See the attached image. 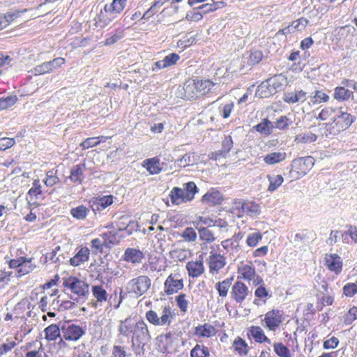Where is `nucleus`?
<instances>
[{
  "label": "nucleus",
  "instance_id": "1",
  "mask_svg": "<svg viewBox=\"0 0 357 357\" xmlns=\"http://www.w3.org/2000/svg\"><path fill=\"white\" fill-rule=\"evenodd\" d=\"M354 120L355 118L342 107L337 108L334 120L331 123L322 124V135L326 137L337 135L347 129Z\"/></svg>",
  "mask_w": 357,
  "mask_h": 357
},
{
  "label": "nucleus",
  "instance_id": "2",
  "mask_svg": "<svg viewBox=\"0 0 357 357\" xmlns=\"http://www.w3.org/2000/svg\"><path fill=\"white\" fill-rule=\"evenodd\" d=\"M151 281L146 275H140L130 280L126 284V289L128 293L139 297L145 294L150 288Z\"/></svg>",
  "mask_w": 357,
  "mask_h": 357
},
{
  "label": "nucleus",
  "instance_id": "3",
  "mask_svg": "<svg viewBox=\"0 0 357 357\" xmlns=\"http://www.w3.org/2000/svg\"><path fill=\"white\" fill-rule=\"evenodd\" d=\"M314 162L312 156L296 158L291 161L290 173H295L296 178L304 176L313 167Z\"/></svg>",
  "mask_w": 357,
  "mask_h": 357
},
{
  "label": "nucleus",
  "instance_id": "4",
  "mask_svg": "<svg viewBox=\"0 0 357 357\" xmlns=\"http://www.w3.org/2000/svg\"><path fill=\"white\" fill-rule=\"evenodd\" d=\"M284 320V314L282 310L273 309L264 314L261 320L263 326L271 331H275L280 328Z\"/></svg>",
  "mask_w": 357,
  "mask_h": 357
},
{
  "label": "nucleus",
  "instance_id": "5",
  "mask_svg": "<svg viewBox=\"0 0 357 357\" xmlns=\"http://www.w3.org/2000/svg\"><path fill=\"white\" fill-rule=\"evenodd\" d=\"M173 318L174 314H172L169 307H164L160 317H159L156 312L152 310H149L146 313L147 321L155 326H164L167 324L169 325Z\"/></svg>",
  "mask_w": 357,
  "mask_h": 357
},
{
  "label": "nucleus",
  "instance_id": "6",
  "mask_svg": "<svg viewBox=\"0 0 357 357\" xmlns=\"http://www.w3.org/2000/svg\"><path fill=\"white\" fill-rule=\"evenodd\" d=\"M65 287L70 289L73 293L80 297H84L89 294V286L83 280L76 277L70 276L63 280Z\"/></svg>",
  "mask_w": 357,
  "mask_h": 357
},
{
  "label": "nucleus",
  "instance_id": "7",
  "mask_svg": "<svg viewBox=\"0 0 357 357\" xmlns=\"http://www.w3.org/2000/svg\"><path fill=\"white\" fill-rule=\"evenodd\" d=\"M150 340L151 335L146 324L144 321L137 322L133 329L132 344L135 345L136 342L138 347H144Z\"/></svg>",
  "mask_w": 357,
  "mask_h": 357
},
{
  "label": "nucleus",
  "instance_id": "8",
  "mask_svg": "<svg viewBox=\"0 0 357 357\" xmlns=\"http://www.w3.org/2000/svg\"><path fill=\"white\" fill-rule=\"evenodd\" d=\"M231 298L237 303H242L252 295L248 287L241 281H236L231 287Z\"/></svg>",
  "mask_w": 357,
  "mask_h": 357
},
{
  "label": "nucleus",
  "instance_id": "9",
  "mask_svg": "<svg viewBox=\"0 0 357 357\" xmlns=\"http://www.w3.org/2000/svg\"><path fill=\"white\" fill-rule=\"evenodd\" d=\"M65 63V59L61 57L56 58L50 61L44 62L36 66L33 69L34 75H43L52 72L54 69L60 67Z\"/></svg>",
  "mask_w": 357,
  "mask_h": 357
},
{
  "label": "nucleus",
  "instance_id": "10",
  "mask_svg": "<svg viewBox=\"0 0 357 357\" xmlns=\"http://www.w3.org/2000/svg\"><path fill=\"white\" fill-rule=\"evenodd\" d=\"M237 207H240L242 213L250 217H257L260 214L261 209L259 204L252 201H236Z\"/></svg>",
  "mask_w": 357,
  "mask_h": 357
},
{
  "label": "nucleus",
  "instance_id": "11",
  "mask_svg": "<svg viewBox=\"0 0 357 357\" xmlns=\"http://www.w3.org/2000/svg\"><path fill=\"white\" fill-rule=\"evenodd\" d=\"M197 192L198 188L194 182L184 183L183 188H180V204L191 202Z\"/></svg>",
  "mask_w": 357,
  "mask_h": 357
},
{
  "label": "nucleus",
  "instance_id": "12",
  "mask_svg": "<svg viewBox=\"0 0 357 357\" xmlns=\"http://www.w3.org/2000/svg\"><path fill=\"white\" fill-rule=\"evenodd\" d=\"M61 331L63 337L69 341H77L84 334L83 328L75 324H70L66 328L62 327Z\"/></svg>",
  "mask_w": 357,
  "mask_h": 357
},
{
  "label": "nucleus",
  "instance_id": "13",
  "mask_svg": "<svg viewBox=\"0 0 357 357\" xmlns=\"http://www.w3.org/2000/svg\"><path fill=\"white\" fill-rule=\"evenodd\" d=\"M117 15L112 10L107 9V5L104 7V11L101 10L100 14L95 19L96 26L98 28L107 27L116 18Z\"/></svg>",
  "mask_w": 357,
  "mask_h": 357
},
{
  "label": "nucleus",
  "instance_id": "14",
  "mask_svg": "<svg viewBox=\"0 0 357 357\" xmlns=\"http://www.w3.org/2000/svg\"><path fill=\"white\" fill-rule=\"evenodd\" d=\"M306 100L307 93L302 89L285 92L283 96V100L289 104L303 103Z\"/></svg>",
  "mask_w": 357,
  "mask_h": 357
},
{
  "label": "nucleus",
  "instance_id": "15",
  "mask_svg": "<svg viewBox=\"0 0 357 357\" xmlns=\"http://www.w3.org/2000/svg\"><path fill=\"white\" fill-rule=\"evenodd\" d=\"M325 264L330 271L336 273L342 271V261L340 257L337 254H326Z\"/></svg>",
  "mask_w": 357,
  "mask_h": 357
},
{
  "label": "nucleus",
  "instance_id": "16",
  "mask_svg": "<svg viewBox=\"0 0 357 357\" xmlns=\"http://www.w3.org/2000/svg\"><path fill=\"white\" fill-rule=\"evenodd\" d=\"M287 154L283 150L278 151H271L263 158L264 162L268 165H275L284 161L287 158Z\"/></svg>",
  "mask_w": 357,
  "mask_h": 357
},
{
  "label": "nucleus",
  "instance_id": "17",
  "mask_svg": "<svg viewBox=\"0 0 357 357\" xmlns=\"http://www.w3.org/2000/svg\"><path fill=\"white\" fill-rule=\"evenodd\" d=\"M208 263L210 272L218 273L226 265V259L220 254H213L210 255Z\"/></svg>",
  "mask_w": 357,
  "mask_h": 357
},
{
  "label": "nucleus",
  "instance_id": "18",
  "mask_svg": "<svg viewBox=\"0 0 357 357\" xmlns=\"http://www.w3.org/2000/svg\"><path fill=\"white\" fill-rule=\"evenodd\" d=\"M266 80L272 89V91H274L275 93L282 91L287 83V77L282 74L276 75Z\"/></svg>",
  "mask_w": 357,
  "mask_h": 357
},
{
  "label": "nucleus",
  "instance_id": "19",
  "mask_svg": "<svg viewBox=\"0 0 357 357\" xmlns=\"http://www.w3.org/2000/svg\"><path fill=\"white\" fill-rule=\"evenodd\" d=\"M144 258V254L139 250L128 248L125 250L123 259L132 264H139Z\"/></svg>",
  "mask_w": 357,
  "mask_h": 357
},
{
  "label": "nucleus",
  "instance_id": "20",
  "mask_svg": "<svg viewBox=\"0 0 357 357\" xmlns=\"http://www.w3.org/2000/svg\"><path fill=\"white\" fill-rule=\"evenodd\" d=\"M197 86L196 84V80L189 79L186 81L183 85V94L181 97V98L191 99L198 98L197 93Z\"/></svg>",
  "mask_w": 357,
  "mask_h": 357
},
{
  "label": "nucleus",
  "instance_id": "21",
  "mask_svg": "<svg viewBox=\"0 0 357 357\" xmlns=\"http://www.w3.org/2000/svg\"><path fill=\"white\" fill-rule=\"evenodd\" d=\"M86 167L84 163H80L73 166L70 171L69 178L74 183H81L84 179V172Z\"/></svg>",
  "mask_w": 357,
  "mask_h": 357
},
{
  "label": "nucleus",
  "instance_id": "22",
  "mask_svg": "<svg viewBox=\"0 0 357 357\" xmlns=\"http://www.w3.org/2000/svg\"><path fill=\"white\" fill-rule=\"evenodd\" d=\"M178 291V274H171L165 282V291L170 295L177 293Z\"/></svg>",
  "mask_w": 357,
  "mask_h": 357
},
{
  "label": "nucleus",
  "instance_id": "23",
  "mask_svg": "<svg viewBox=\"0 0 357 357\" xmlns=\"http://www.w3.org/2000/svg\"><path fill=\"white\" fill-rule=\"evenodd\" d=\"M248 335L252 336L257 342L271 344V340L266 336L264 331L259 326H251L248 331Z\"/></svg>",
  "mask_w": 357,
  "mask_h": 357
},
{
  "label": "nucleus",
  "instance_id": "24",
  "mask_svg": "<svg viewBox=\"0 0 357 357\" xmlns=\"http://www.w3.org/2000/svg\"><path fill=\"white\" fill-rule=\"evenodd\" d=\"M186 268L189 275L192 278H197L200 276L204 271V266L201 261L188 262L186 264Z\"/></svg>",
  "mask_w": 357,
  "mask_h": 357
},
{
  "label": "nucleus",
  "instance_id": "25",
  "mask_svg": "<svg viewBox=\"0 0 357 357\" xmlns=\"http://www.w3.org/2000/svg\"><path fill=\"white\" fill-rule=\"evenodd\" d=\"M347 230L341 233L342 241L344 243H349L351 242L357 243V226L347 225Z\"/></svg>",
  "mask_w": 357,
  "mask_h": 357
},
{
  "label": "nucleus",
  "instance_id": "26",
  "mask_svg": "<svg viewBox=\"0 0 357 357\" xmlns=\"http://www.w3.org/2000/svg\"><path fill=\"white\" fill-rule=\"evenodd\" d=\"M238 273L240 278L247 280L252 281L255 277V268L250 264H242L238 266Z\"/></svg>",
  "mask_w": 357,
  "mask_h": 357
},
{
  "label": "nucleus",
  "instance_id": "27",
  "mask_svg": "<svg viewBox=\"0 0 357 357\" xmlns=\"http://www.w3.org/2000/svg\"><path fill=\"white\" fill-rule=\"evenodd\" d=\"M308 24V20L304 17H301L297 20L292 22L288 26L284 28L282 31L284 34L290 33L296 31H302Z\"/></svg>",
  "mask_w": 357,
  "mask_h": 357
},
{
  "label": "nucleus",
  "instance_id": "28",
  "mask_svg": "<svg viewBox=\"0 0 357 357\" xmlns=\"http://www.w3.org/2000/svg\"><path fill=\"white\" fill-rule=\"evenodd\" d=\"M89 257V250L87 248H81L79 252L70 259V264L73 266H77L82 263L88 261Z\"/></svg>",
  "mask_w": 357,
  "mask_h": 357
},
{
  "label": "nucleus",
  "instance_id": "29",
  "mask_svg": "<svg viewBox=\"0 0 357 357\" xmlns=\"http://www.w3.org/2000/svg\"><path fill=\"white\" fill-rule=\"evenodd\" d=\"M113 203V197L111 195L103 196L102 197L96 198L93 202V210L102 211L110 206Z\"/></svg>",
  "mask_w": 357,
  "mask_h": 357
},
{
  "label": "nucleus",
  "instance_id": "30",
  "mask_svg": "<svg viewBox=\"0 0 357 357\" xmlns=\"http://www.w3.org/2000/svg\"><path fill=\"white\" fill-rule=\"evenodd\" d=\"M222 199V194L218 190L214 189L209 190L202 197L203 203L212 204H218L221 202Z\"/></svg>",
  "mask_w": 357,
  "mask_h": 357
},
{
  "label": "nucleus",
  "instance_id": "31",
  "mask_svg": "<svg viewBox=\"0 0 357 357\" xmlns=\"http://www.w3.org/2000/svg\"><path fill=\"white\" fill-rule=\"evenodd\" d=\"M196 84L197 86V93L198 97L202 96L212 89L214 86H217V84L212 82L208 79L206 80H197Z\"/></svg>",
  "mask_w": 357,
  "mask_h": 357
},
{
  "label": "nucleus",
  "instance_id": "32",
  "mask_svg": "<svg viewBox=\"0 0 357 357\" xmlns=\"http://www.w3.org/2000/svg\"><path fill=\"white\" fill-rule=\"evenodd\" d=\"M195 333L197 335L203 337H210L216 333V330L214 326L209 324H204L196 328Z\"/></svg>",
  "mask_w": 357,
  "mask_h": 357
},
{
  "label": "nucleus",
  "instance_id": "33",
  "mask_svg": "<svg viewBox=\"0 0 357 357\" xmlns=\"http://www.w3.org/2000/svg\"><path fill=\"white\" fill-rule=\"evenodd\" d=\"M275 94L274 91H272V89L267 80L262 82L259 86H258L255 95L260 98H265L270 97Z\"/></svg>",
  "mask_w": 357,
  "mask_h": 357
},
{
  "label": "nucleus",
  "instance_id": "34",
  "mask_svg": "<svg viewBox=\"0 0 357 357\" xmlns=\"http://www.w3.org/2000/svg\"><path fill=\"white\" fill-rule=\"evenodd\" d=\"M233 278H226L222 282H218L215 284V289L218 291L220 297L225 298L227 296L229 288L231 287Z\"/></svg>",
  "mask_w": 357,
  "mask_h": 357
},
{
  "label": "nucleus",
  "instance_id": "35",
  "mask_svg": "<svg viewBox=\"0 0 357 357\" xmlns=\"http://www.w3.org/2000/svg\"><path fill=\"white\" fill-rule=\"evenodd\" d=\"M273 123L268 119H264L263 121L255 126V129L257 132L266 136L271 135L273 130Z\"/></svg>",
  "mask_w": 357,
  "mask_h": 357
},
{
  "label": "nucleus",
  "instance_id": "36",
  "mask_svg": "<svg viewBox=\"0 0 357 357\" xmlns=\"http://www.w3.org/2000/svg\"><path fill=\"white\" fill-rule=\"evenodd\" d=\"M92 292L94 297L97 299L96 302L93 303V306L95 307H98V303H102L103 301H105L107 298V291L102 286H93L92 287Z\"/></svg>",
  "mask_w": 357,
  "mask_h": 357
},
{
  "label": "nucleus",
  "instance_id": "37",
  "mask_svg": "<svg viewBox=\"0 0 357 357\" xmlns=\"http://www.w3.org/2000/svg\"><path fill=\"white\" fill-rule=\"evenodd\" d=\"M144 163V166L151 174H158L162 169L159 160L155 158L146 160Z\"/></svg>",
  "mask_w": 357,
  "mask_h": 357
},
{
  "label": "nucleus",
  "instance_id": "38",
  "mask_svg": "<svg viewBox=\"0 0 357 357\" xmlns=\"http://www.w3.org/2000/svg\"><path fill=\"white\" fill-rule=\"evenodd\" d=\"M317 139V136L315 134H314L310 131H307V132H305L300 133V134L297 135L295 137L294 141L298 144V143L305 144V143L313 142L316 141Z\"/></svg>",
  "mask_w": 357,
  "mask_h": 357
},
{
  "label": "nucleus",
  "instance_id": "39",
  "mask_svg": "<svg viewBox=\"0 0 357 357\" xmlns=\"http://www.w3.org/2000/svg\"><path fill=\"white\" fill-rule=\"evenodd\" d=\"M89 209L84 205H80L77 207L72 208L70 209V215L77 220H84L86 218Z\"/></svg>",
  "mask_w": 357,
  "mask_h": 357
},
{
  "label": "nucleus",
  "instance_id": "40",
  "mask_svg": "<svg viewBox=\"0 0 357 357\" xmlns=\"http://www.w3.org/2000/svg\"><path fill=\"white\" fill-rule=\"evenodd\" d=\"M274 352L279 357H292V354L289 349L281 342H275L273 344Z\"/></svg>",
  "mask_w": 357,
  "mask_h": 357
},
{
  "label": "nucleus",
  "instance_id": "41",
  "mask_svg": "<svg viewBox=\"0 0 357 357\" xmlns=\"http://www.w3.org/2000/svg\"><path fill=\"white\" fill-rule=\"evenodd\" d=\"M182 237L183 244L185 243H190L194 242L197 238V233L192 227H187L184 229L183 233L180 234Z\"/></svg>",
  "mask_w": 357,
  "mask_h": 357
},
{
  "label": "nucleus",
  "instance_id": "42",
  "mask_svg": "<svg viewBox=\"0 0 357 357\" xmlns=\"http://www.w3.org/2000/svg\"><path fill=\"white\" fill-rule=\"evenodd\" d=\"M267 178L270 182L268 188L269 192H274L284 181V178L281 175H268Z\"/></svg>",
  "mask_w": 357,
  "mask_h": 357
},
{
  "label": "nucleus",
  "instance_id": "43",
  "mask_svg": "<svg viewBox=\"0 0 357 357\" xmlns=\"http://www.w3.org/2000/svg\"><path fill=\"white\" fill-rule=\"evenodd\" d=\"M352 94V91L343 86H337L335 89L334 98L337 100H347Z\"/></svg>",
  "mask_w": 357,
  "mask_h": 357
},
{
  "label": "nucleus",
  "instance_id": "44",
  "mask_svg": "<svg viewBox=\"0 0 357 357\" xmlns=\"http://www.w3.org/2000/svg\"><path fill=\"white\" fill-rule=\"evenodd\" d=\"M45 337L48 340H55L60 336V330L57 325L51 324L45 329Z\"/></svg>",
  "mask_w": 357,
  "mask_h": 357
},
{
  "label": "nucleus",
  "instance_id": "45",
  "mask_svg": "<svg viewBox=\"0 0 357 357\" xmlns=\"http://www.w3.org/2000/svg\"><path fill=\"white\" fill-rule=\"evenodd\" d=\"M311 102L314 105H318L322 102H326L329 100V96L322 91L316 90L313 93V96L310 97Z\"/></svg>",
  "mask_w": 357,
  "mask_h": 357
},
{
  "label": "nucleus",
  "instance_id": "46",
  "mask_svg": "<svg viewBox=\"0 0 357 357\" xmlns=\"http://www.w3.org/2000/svg\"><path fill=\"white\" fill-rule=\"evenodd\" d=\"M337 108H333L331 107H326L321 109L319 112V116L317 117V119L321 121H326L328 119L334 120V116L336 113Z\"/></svg>",
  "mask_w": 357,
  "mask_h": 357
},
{
  "label": "nucleus",
  "instance_id": "47",
  "mask_svg": "<svg viewBox=\"0 0 357 357\" xmlns=\"http://www.w3.org/2000/svg\"><path fill=\"white\" fill-rule=\"evenodd\" d=\"M127 0H113L112 3L109 5H107V9L112 10L114 14L117 15L124 9Z\"/></svg>",
  "mask_w": 357,
  "mask_h": 357
},
{
  "label": "nucleus",
  "instance_id": "48",
  "mask_svg": "<svg viewBox=\"0 0 357 357\" xmlns=\"http://www.w3.org/2000/svg\"><path fill=\"white\" fill-rule=\"evenodd\" d=\"M197 161V155L194 153L185 154L180 158V168L193 165Z\"/></svg>",
  "mask_w": 357,
  "mask_h": 357
},
{
  "label": "nucleus",
  "instance_id": "49",
  "mask_svg": "<svg viewBox=\"0 0 357 357\" xmlns=\"http://www.w3.org/2000/svg\"><path fill=\"white\" fill-rule=\"evenodd\" d=\"M191 357H208L209 351L207 347L197 344L190 352Z\"/></svg>",
  "mask_w": 357,
  "mask_h": 357
},
{
  "label": "nucleus",
  "instance_id": "50",
  "mask_svg": "<svg viewBox=\"0 0 357 357\" xmlns=\"http://www.w3.org/2000/svg\"><path fill=\"white\" fill-rule=\"evenodd\" d=\"M32 259H27L24 257V261L21 263L18 273L20 276L26 275L35 268V266L31 263Z\"/></svg>",
  "mask_w": 357,
  "mask_h": 357
},
{
  "label": "nucleus",
  "instance_id": "51",
  "mask_svg": "<svg viewBox=\"0 0 357 357\" xmlns=\"http://www.w3.org/2000/svg\"><path fill=\"white\" fill-rule=\"evenodd\" d=\"M102 238L105 241V247L106 248H110L111 245L117 244L119 243V240L117 239L115 233L112 231L104 233L102 235Z\"/></svg>",
  "mask_w": 357,
  "mask_h": 357
},
{
  "label": "nucleus",
  "instance_id": "52",
  "mask_svg": "<svg viewBox=\"0 0 357 357\" xmlns=\"http://www.w3.org/2000/svg\"><path fill=\"white\" fill-rule=\"evenodd\" d=\"M235 350L240 354L246 355L248 351V346L246 342L241 337L236 338L234 342Z\"/></svg>",
  "mask_w": 357,
  "mask_h": 357
},
{
  "label": "nucleus",
  "instance_id": "53",
  "mask_svg": "<svg viewBox=\"0 0 357 357\" xmlns=\"http://www.w3.org/2000/svg\"><path fill=\"white\" fill-rule=\"evenodd\" d=\"M199 238L206 243L213 242L215 240L213 234L206 227L201 228L199 230Z\"/></svg>",
  "mask_w": 357,
  "mask_h": 357
},
{
  "label": "nucleus",
  "instance_id": "54",
  "mask_svg": "<svg viewBox=\"0 0 357 357\" xmlns=\"http://www.w3.org/2000/svg\"><path fill=\"white\" fill-rule=\"evenodd\" d=\"M119 331L120 334L124 336H128L129 335L132 331L130 318H126L125 320L121 321Z\"/></svg>",
  "mask_w": 357,
  "mask_h": 357
},
{
  "label": "nucleus",
  "instance_id": "55",
  "mask_svg": "<svg viewBox=\"0 0 357 357\" xmlns=\"http://www.w3.org/2000/svg\"><path fill=\"white\" fill-rule=\"evenodd\" d=\"M357 319V307H353L345 314L344 317V323L346 325L351 324Z\"/></svg>",
  "mask_w": 357,
  "mask_h": 357
},
{
  "label": "nucleus",
  "instance_id": "56",
  "mask_svg": "<svg viewBox=\"0 0 357 357\" xmlns=\"http://www.w3.org/2000/svg\"><path fill=\"white\" fill-rule=\"evenodd\" d=\"M17 100L16 96H9L5 98H0V110L13 106Z\"/></svg>",
  "mask_w": 357,
  "mask_h": 357
},
{
  "label": "nucleus",
  "instance_id": "57",
  "mask_svg": "<svg viewBox=\"0 0 357 357\" xmlns=\"http://www.w3.org/2000/svg\"><path fill=\"white\" fill-rule=\"evenodd\" d=\"M262 239V235L259 232L250 234L246 240V243L250 247H255Z\"/></svg>",
  "mask_w": 357,
  "mask_h": 357
},
{
  "label": "nucleus",
  "instance_id": "58",
  "mask_svg": "<svg viewBox=\"0 0 357 357\" xmlns=\"http://www.w3.org/2000/svg\"><path fill=\"white\" fill-rule=\"evenodd\" d=\"M263 59V54L261 51L257 50L251 52L248 63L250 66L259 63Z\"/></svg>",
  "mask_w": 357,
  "mask_h": 357
},
{
  "label": "nucleus",
  "instance_id": "59",
  "mask_svg": "<svg viewBox=\"0 0 357 357\" xmlns=\"http://www.w3.org/2000/svg\"><path fill=\"white\" fill-rule=\"evenodd\" d=\"M343 294L347 297H352L357 294V284L347 283L343 287Z\"/></svg>",
  "mask_w": 357,
  "mask_h": 357
},
{
  "label": "nucleus",
  "instance_id": "60",
  "mask_svg": "<svg viewBox=\"0 0 357 357\" xmlns=\"http://www.w3.org/2000/svg\"><path fill=\"white\" fill-rule=\"evenodd\" d=\"M100 142L101 140H97V138L96 137H89L82 142L80 144V146L83 149H87L91 147L97 146Z\"/></svg>",
  "mask_w": 357,
  "mask_h": 357
},
{
  "label": "nucleus",
  "instance_id": "61",
  "mask_svg": "<svg viewBox=\"0 0 357 357\" xmlns=\"http://www.w3.org/2000/svg\"><path fill=\"white\" fill-rule=\"evenodd\" d=\"M218 2L213 3H205L199 6L197 8L202 10V14H206L216 10L218 8Z\"/></svg>",
  "mask_w": 357,
  "mask_h": 357
},
{
  "label": "nucleus",
  "instance_id": "62",
  "mask_svg": "<svg viewBox=\"0 0 357 357\" xmlns=\"http://www.w3.org/2000/svg\"><path fill=\"white\" fill-rule=\"evenodd\" d=\"M290 123L291 121L286 116H282L275 123L274 128L283 130L287 128Z\"/></svg>",
  "mask_w": 357,
  "mask_h": 357
},
{
  "label": "nucleus",
  "instance_id": "63",
  "mask_svg": "<svg viewBox=\"0 0 357 357\" xmlns=\"http://www.w3.org/2000/svg\"><path fill=\"white\" fill-rule=\"evenodd\" d=\"M15 144L13 138L2 137L0 139V151H4L12 147Z\"/></svg>",
  "mask_w": 357,
  "mask_h": 357
},
{
  "label": "nucleus",
  "instance_id": "64",
  "mask_svg": "<svg viewBox=\"0 0 357 357\" xmlns=\"http://www.w3.org/2000/svg\"><path fill=\"white\" fill-rule=\"evenodd\" d=\"M195 34L192 32L188 33L186 36L183 37L180 39V45H183L184 47H187L191 45L195 41Z\"/></svg>",
  "mask_w": 357,
  "mask_h": 357
}]
</instances>
